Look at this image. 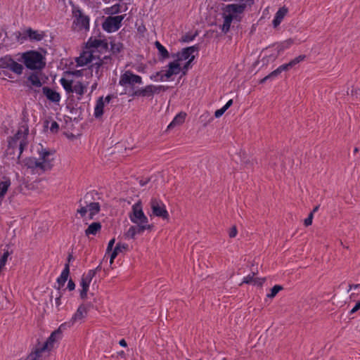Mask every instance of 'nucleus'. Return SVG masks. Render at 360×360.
I'll use <instances>...</instances> for the list:
<instances>
[{"label":"nucleus","mask_w":360,"mask_h":360,"mask_svg":"<svg viewBox=\"0 0 360 360\" xmlns=\"http://www.w3.org/2000/svg\"><path fill=\"white\" fill-rule=\"evenodd\" d=\"M25 67L31 70H41L46 66L44 56L37 51H28L21 56Z\"/></svg>","instance_id":"obj_1"},{"label":"nucleus","mask_w":360,"mask_h":360,"mask_svg":"<svg viewBox=\"0 0 360 360\" xmlns=\"http://www.w3.org/2000/svg\"><path fill=\"white\" fill-rule=\"evenodd\" d=\"M95 195H98V193L94 191H90L86 193L84 196V198L79 200L80 203L84 201V203L86 205L87 210L89 212V218L90 219H94V217L98 214L101 210V205L99 202H92V200H95Z\"/></svg>","instance_id":"obj_2"},{"label":"nucleus","mask_w":360,"mask_h":360,"mask_svg":"<svg viewBox=\"0 0 360 360\" xmlns=\"http://www.w3.org/2000/svg\"><path fill=\"white\" fill-rule=\"evenodd\" d=\"M131 221L134 224H148V219L144 214L141 200L132 205L131 212L129 214Z\"/></svg>","instance_id":"obj_3"},{"label":"nucleus","mask_w":360,"mask_h":360,"mask_svg":"<svg viewBox=\"0 0 360 360\" xmlns=\"http://www.w3.org/2000/svg\"><path fill=\"white\" fill-rule=\"evenodd\" d=\"M125 15L108 16L102 24L103 29L108 32L117 31L122 26Z\"/></svg>","instance_id":"obj_4"},{"label":"nucleus","mask_w":360,"mask_h":360,"mask_svg":"<svg viewBox=\"0 0 360 360\" xmlns=\"http://www.w3.org/2000/svg\"><path fill=\"white\" fill-rule=\"evenodd\" d=\"M0 68L8 69L14 73L20 75L22 73V65L15 61L11 56H6L0 59Z\"/></svg>","instance_id":"obj_5"},{"label":"nucleus","mask_w":360,"mask_h":360,"mask_svg":"<svg viewBox=\"0 0 360 360\" xmlns=\"http://www.w3.org/2000/svg\"><path fill=\"white\" fill-rule=\"evenodd\" d=\"M15 36L18 41H25L29 39L30 41H41L45 37L44 32H38L37 30H34L31 27H28L25 30V33L22 35L20 32H15Z\"/></svg>","instance_id":"obj_6"},{"label":"nucleus","mask_w":360,"mask_h":360,"mask_svg":"<svg viewBox=\"0 0 360 360\" xmlns=\"http://www.w3.org/2000/svg\"><path fill=\"white\" fill-rule=\"evenodd\" d=\"M150 205L154 216L161 217L163 219H169V213L166 210L165 204L160 200L152 198Z\"/></svg>","instance_id":"obj_7"},{"label":"nucleus","mask_w":360,"mask_h":360,"mask_svg":"<svg viewBox=\"0 0 360 360\" xmlns=\"http://www.w3.org/2000/svg\"><path fill=\"white\" fill-rule=\"evenodd\" d=\"M39 161H40L41 164V170L46 171L51 169L53 166V158H51V156L53 153L50 150L41 148V150L39 151Z\"/></svg>","instance_id":"obj_8"},{"label":"nucleus","mask_w":360,"mask_h":360,"mask_svg":"<svg viewBox=\"0 0 360 360\" xmlns=\"http://www.w3.org/2000/svg\"><path fill=\"white\" fill-rule=\"evenodd\" d=\"M8 149H7V153L8 154H14V150L18 148V155L17 157L18 163H20V156L25 149V148L27 146V141H25V139L21 140L20 143H18V141H15V140L9 139L8 141Z\"/></svg>","instance_id":"obj_9"},{"label":"nucleus","mask_w":360,"mask_h":360,"mask_svg":"<svg viewBox=\"0 0 360 360\" xmlns=\"http://www.w3.org/2000/svg\"><path fill=\"white\" fill-rule=\"evenodd\" d=\"M142 78L141 76L133 74L131 71L127 70L120 77L119 84L121 86L127 84L134 85V84H141Z\"/></svg>","instance_id":"obj_10"},{"label":"nucleus","mask_w":360,"mask_h":360,"mask_svg":"<svg viewBox=\"0 0 360 360\" xmlns=\"http://www.w3.org/2000/svg\"><path fill=\"white\" fill-rule=\"evenodd\" d=\"M86 48L99 49L100 51H107L108 49V44L106 39H98L96 38L90 37L86 44Z\"/></svg>","instance_id":"obj_11"},{"label":"nucleus","mask_w":360,"mask_h":360,"mask_svg":"<svg viewBox=\"0 0 360 360\" xmlns=\"http://www.w3.org/2000/svg\"><path fill=\"white\" fill-rule=\"evenodd\" d=\"M61 338L62 335L59 333V331L54 330L46 341L41 347H39V351H51L53 348L54 343Z\"/></svg>","instance_id":"obj_12"},{"label":"nucleus","mask_w":360,"mask_h":360,"mask_svg":"<svg viewBox=\"0 0 360 360\" xmlns=\"http://www.w3.org/2000/svg\"><path fill=\"white\" fill-rule=\"evenodd\" d=\"M306 58L305 55H300L297 57L295 58L292 60H290L288 63H285L280 65L276 70L278 75H280L283 71H288L295 65L298 64L301 61H303Z\"/></svg>","instance_id":"obj_13"},{"label":"nucleus","mask_w":360,"mask_h":360,"mask_svg":"<svg viewBox=\"0 0 360 360\" xmlns=\"http://www.w3.org/2000/svg\"><path fill=\"white\" fill-rule=\"evenodd\" d=\"M42 92L46 98L51 102L58 103L60 100V94L49 86H44Z\"/></svg>","instance_id":"obj_14"},{"label":"nucleus","mask_w":360,"mask_h":360,"mask_svg":"<svg viewBox=\"0 0 360 360\" xmlns=\"http://www.w3.org/2000/svg\"><path fill=\"white\" fill-rule=\"evenodd\" d=\"M78 15L75 14L76 20L75 22L79 25L81 28L89 30V18L82 13L80 10L77 11Z\"/></svg>","instance_id":"obj_15"},{"label":"nucleus","mask_w":360,"mask_h":360,"mask_svg":"<svg viewBox=\"0 0 360 360\" xmlns=\"http://www.w3.org/2000/svg\"><path fill=\"white\" fill-rule=\"evenodd\" d=\"M70 274V264H65L64 269L63 270L60 277L57 279L58 286L57 287V291H60V288L64 286L65 282L68 281Z\"/></svg>","instance_id":"obj_16"},{"label":"nucleus","mask_w":360,"mask_h":360,"mask_svg":"<svg viewBox=\"0 0 360 360\" xmlns=\"http://www.w3.org/2000/svg\"><path fill=\"white\" fill-rule=\"evenodd\" d=\"M93 51H84L79 57L77 58L76 62L77 66H84L87 63H90L93 58Z\"/></svg>","instance_id":"obj_17"},{"label":"nucleus","mask_w":360,"mask_h":360,"mask_svg":"<svg viewBox=\"0 0 360 360\" xmlns=\"http://www.w3.org/2000/svg\"><path fill=\"white\" fill-rule=\"evenodd\" d=\"M247 7V4L245 3H241L239 4H229L226 6V12L229 13V14H233V13H242L245 11V8Z\"/></svg>","instance_id":"obj_18"},{"label":"nucleus","mask_w":360,"mask_h":360,"mask_svg":"<svg viewBox=\"0 0 360 360\" xmlns=\"http://www.w3.org/2000/svg\"><path fill=\"white\" fill-rule=\"evenodd\" d=\"M153 88L152 84L148 85L146 87L143 89H139L136 91H134L131 96H143V97H150L153 96Z\"/></svg>","instance_id":"obj_19"},{"label":"nucleus","mask_w":360,"mask_h":360,"mask_svg":"<svg viewBox=\"0 0 360 360\" xmlns=\"http://www.w3.org/2000/svg\"><path fill=\"white\" fill-rule=\"evenodd\" d=\"M87 315V309L84 304H81L75 314L72 316L71 320L73 322V323L81 321Z\"/></svg>","instance_id":"obj_20"},{"label":"nucleus","mask_w":360,"mask_h":360,"mask_svg":"<svg viewBox=\"0 0 360 360\" xmlns=\"http://www.w3.org/2000/svg\"><path fill=\"white\" fill-rule=\"evenodd\" d=\"M288 11V8L285 6H283L278 9V11L276 12V15L274 17V19L273 20V25L274 27H277L280 25L285 15L287 14Z\"/></svg>","instance_id":"obj_21"},{"label":"nucleus","mask_w":360,"mask_h":360,"mask_svg":"<svg viewBox=\"0 0 360 360\" xmlns=\"http://www.w3.org/2000/svg\"><path fill=\"white\" fill-rule=\"evenodd\" d=\"M128 250V245L125 243H118L116 246L112 251L110 257V264H112L114 262V259L118 255L119 252H122L123 250Z\"/></svg>","instance_id":"obj_22"},{"label":"nucleus","mask_w":360,"mask_h":360,"mask_svg":"<svg viewBox=\"0 0 360 360\" xmlns=\"http://www.w3.org/2000/svg\"><path fill=\"white\" fill-rule=\"evenodd\" d=\"M101 224L100 222H93L85 230L86 236L90 235L96 236L101 230Z\"/></svg>","instance_id":"obj_23"},{"label":"nucleus","mask_w":360,"mask_h":360,"mask_svg":"<svg viewBox=\"0 0 360 360\" xmlns=\"http://www.w3.org/2000/svg\"><path fill=\"white\" fill-rule=\"evenodd\" d=\"M155 47L157 48L158 51V54H159V60H163L165 59H167L169 57V53L168 52V51L166 49V48L162 46L160 41H156L155 42Z\"/></svg>","instance_id":"obj_24"},{"label":"nucleus","mask_w":360,"mask_h":360,"mask_svg":"<svg viewBox=\"0 0 360 360\" xmlns=\"http://www.w3.org/2000/svg\"><path fill=\"white\" fill-rule=\"evenodd\" d=\"M104 101L103 97H100L96 104L94 109V116L96 118L101 117L103 115Z\"/></svg>","instance_id":"obj_25"},{"label":"nucleus","mask_w":360,"mask_h":360,"mask_svg":"<svg viewBox=\"0 0 360 360\" xmlns=\"http://www.w3.org/2000/svg\"><path fill=\"white\" fill-rule=\"evenodd\" d=\"M136 224V226H134V227H135L136 235L142 234L146 230H147L148 231H151L154 228V225L150 224Z\"/></svg>","instance_id":"obj_26"},{"label":"nucleus","mask_w":360,"mask_h":360,"mask_svg":"<svg viewBox=\"0 0 360 360\" xmlns=\"http://www.w3.org/2000/svg\"><path fill=\"white\" fill-rule=\"evenodd\" d=\"M25 165L30 169L40 168L41 169L40 161L34 158H26L25 160Z\"/></svg>","instance_id":"obj_27"},{"label":"nucleus","mask_w":360,"mask_h":360,"mask_svg":"<svg viewBox=\"0 0 360 360\" xmlns=\"http://www.w3.org/2000/svg\"><path fill=\"white\" fill-rule=\"evenodd\" d=\"M186 115V113H183V112H180L179 114H178L174 117L173 121L169 124L167 128L168 129H171V128H173L174 127H175L177 124H181L184 122V120H185Z\"/></svg>","instance_id":"obj_28"},{"label":"nucleus","mask_w":360,"mask_h":360,"mask_svg":"<svg viewBox=\"0 0 360 360\" xmlns=\"http://www.w3.org/2000/svg\"><path fill=\"white\" fill-rule=\"evenodd\" d=\"M233 16L231 14H228V15H225L224 24L221 27V30L223 32L227 33L229 31L230 26H231V22L233 20Z\"/></svg>","instance_id":"obj_29"},{"label":"nucleus","mask_w":360,"mask_h":360,"mask_svg":"<svg viewBox=\"0 0 360 360\" xmlns=\"http://www.w3.org/2000/svg\"><path fill=\"white\" fill-rule=\"evenodd\" d=\"M90 282L84 280L82 278L81 280V285L82 289L80 290V297L82 299L84 300L87 297V292L89 290Z\"/></svg>","instance_id":"obj_30"},{"label":"nucleus","mask_w":360,"mask_h":360,"mask_svg":"<svg viewBox=\"0 0 360 360\" xmlns=\"http://www.w3.org/2000/svg\"><path fill=\"white\" fill-rule=\"evenodd\" d=\"M72 82V80H69L65 78H61L60 79V84L68 94L73 93Z\"/></svg>","instance_id":"obj_31"},{"label":"nucleus","mask_w":360,"mask_h":360,"mask_svg":"<svg viewBox=\"0 0 360 360\" xmlns=\"http://www.w3.org/2000/svg\"><path fill=\"white\" fill-rule=\"evenodd\" d=\"M27 79L34 86L40 87L42 86V83L38 75L35 72L31 73V75L28 77Z\"/></svg>","instance_id":"obj_32"},{"label":"nucleus","mask_w":360,"mask_h":360,"mask_svg":"<svg viewBox=\"0 0 360 360\" xmlns=\"http://www.w3.org/2000/svg\"><path fill=\"white\" fill-rule=\"evenodd\" d=\"M86 86H84L81 82H77L73 86V92H75L79 96H82L84 94Z\"/></svg>","instance_id":"obj_33"},{"label":"nucleus","mask_w":360,"mask_h":360,"mask_svg":"<svg viewBox=\"0 0 360 360\" xmlns=\"http://www.w3.org/2000/svg\"><path fill=\"white\" fill-rule=\"evenodd\" d=\"M104 11L105 13L107 15L117 14L121 12V5L120 4H116L111 7L106 8Z\"/></svg>","instance_id":"obj_34"},{"label":"nucleus","mask_w":360,"mask_h":360,"mask_svg":"<svg viewBox=\"0 0 360 360\" xmlns=\"http://www.w3.org/2000/svg\"><path fill=\"white\" fill-rule=\"evenodd\" d=\"M27 133L28 129H26L25 132H22L20 130H18L13 136L10 137L9 139L15 140V141H18L20 143V141L24 139L25 141H26Z\"/></svg>","instance_id":"obj_35"},{"label":"nucleus","mask_w":360,"mask_h":360,"mask_svg":"<svg viewBox=\"0 0 360 360\" xmlns=\"http://www.w3.org/2000/svg\"><path fill=\"white\" fill-rule=\"evenodd\" d=\"M191 56V53L188 50H184V49H183L181 52L177 53V59L176 60L179 63V61L185 60L190 58Z\"/></svg>","instance_id":"obj_36"},{"label":"nucleus","mask_w":360,"mask_h":360,"mask_svg":"<svg viewBox=\"0 0 360 360\" xmlns=\"http://www.w3.org/2000/svg\"><path fill=\"white\" fill-rule=\"evenodd\" d=\"M167 66L168 70L172 71L174 75L179 74L181 70L179 63L176 60L169 63Z\"/></svg>","instance_id":"obj_37"},{"label":"nucleus","mask_w":360,"mask_h":360,"mask_svg":"<svg viewBox=\"0 0 360 360\" xmlns=\"http://www.w3.org/2000/svg\"><path fill=\"white\" fill-rule=\"evenodd\" d=\"M110 51L113 54L119 53L123 49V44L122 43H110Z\"/></svg>","instance_id":"obj_38"},{"label":"nucleus","mask_w":360,"mask_h":360,"mask_svg":"<svg viewBox=\"0 0 360 360\" xmlns=\"http://www.w3.org/2000/svg\"><path fill=\"white\" fill-rule=\"evenodd\" d=\"M293 43L292 39L286 40L278 45V53L283 51L284 49L289 48Z\"/></svg>","instance_id":"obj_39"},{"label":"nucleus","mask_w":360,"mask_h":360,"mask_svg":"<svg viewBox=\"0 0 360 360\" xmlns=\"http://www.w3.org/2000/svg\"><path fill=\"white\" fill-rule=\"evenodd\" d=\"M283 289V287L280 285H276L271 289V292L267 294V297L269 298H274L278 292L282 290Z\"/></svg>","instance_id":"obj_40"},{"label":"nucleus","mask_w":360,"mask_h":360,"mask_svg":"<svg viewBox=\"0 0 360 360\" xmlns=\"http://www.w3.org/2000/svg\"><path fill=\"white\" fill-rule=\"evenodd\" d=\"M41 352H43V351H39V348L37 347L35 351L32 352L25 360H37L41 356Z\"/></svg>","instance_id":"obj_41"},{"label":"nucleus","mask_w":360,"mask_h":360,"mask_svg":"<svg viewBox=\"0 0 360 360\" xmlns=\"http://www.w3.org/2000/svg\"><path fill=\"white\" fill-rule=\"evenodd\" d=\"M55 297V303H56V305L57 307H58L60 304H61V302H60V298L62 297V293L60 291H57L56 292L53 293V292H51V300H52V298Z\"/></svg>","instance_id":"obj_42"},{"label":"nucleus","mask_w":360,"mask_h":360,"mask_svg":"<svg viewBox=\"0 0 360 360\" xmlns=\"http://www.w3.org/2000/svg\"><path fill=\"white\" fill-rule=\"evenodd\" d=\"M136 230L134 226H130L128 231L124 233V236L127 238L134 239L136 236Z\"/></svg>","instance_id":"obj_43"},{"label":"nucleus","mask_w":360,"mask_h":360,"mask_svg":"<svg viewBox=\"0 0 360 360\" xmlns=\"http://www.w3.org/2000/svg\"><path fill=\"white\" fill-rule=\"evenodd\" d=\"M73 324H74L73 322L70 319L68 322H65V323H62L56 330L59 331V333L60 335H62L63 331L64 330L67 329V328L71 327L72 326H73Z\"/></svg>","instance_id":"obj_44"},{"label":"nucleus","mask_w":360,"mask_h":360,"mask_svg":"<svg viewBox=\"0 0 360 360\" xmlns=\"http://www.w3.org/2000/svg\"><path fill=\"white\" fill-rule=\"evenodd\" d=\"M197 35H198L197 32L193 34H190V33H186L185 35H184L182 37L181 41L184 42H189L191 41H193Z\"/></svg>","instance_id":"obj_45"},{"label":"nucleus","mask_w":360,"mask_h":360,"mask_svg":"<svg viewBox=\"0 0 360 360\" xmlns=\"http://www.w3.org/2000/svg\"><path fill=\"white\" fill-rule=\"evenodd\" d=\"M152 88H153V94H159L160 91H165L168 89V86H162V85H160V86L152 85Z\"/></svg>","instance_id":"obj_46"},{"label":"nucleus","mask_w":360,"mask_h":360,"mask_svg":"<svg viewBox=\"0 0 360 360\" xmlns=\"http://www.w3.org/2000/svg\"><path fill=\"white\" fill-rule=\"evenodd\" d=\"M95 275V271L89 270L86 276L83 275L82 278L91 283Z\"/></svg>","instance_id":"obj_47"},{"label":"nucleus","mask_w":360,"mask_h":360,"mask_svg":"<svg viewBox=\"0 0 360 360\" xmlns=\"http://www.w3.org/2000/svg\"><path fill=\"white\" fill-rule=\"evenodd\" d=\"M255 275V273L253 272L252 275H248V276L245 277L243 282L240 284V285H241L243 283L250 284L252 282H254Z\"/></svg>","instance_id":"obj_48"},{"label":"nucleus","mask_w":360,"mask_h":360,"mask_svg":"<svg viewBox=\"0 0 360 360\" xmlns=\"http://www.w3.org/2000/svg\"><path fill=\"white\" fill-rule=\"evenodd\" d=\"M77 212L80 214L81 217H84L88 212L86 205L84 206H81V207L78 209Z\"/></svg>","instance_id":"obj_49"},{"label":"nucleus","mask_w":360,"mask_h":360,"mask_svg":"<svg viewBox=\"0 0 360 360\" xmlns=\"http://www.w3.org/2000/svg\"><path fill=\"white\" fill-rule=\"evenodd\" d=\"M265 281L266 278H256L254 279V284L262 287Z\"/></svg>","instance_id":"obj_50"},{"label":"nucleus","mask_w":360,"mask_h":360,"mask_svg":"<svg viewBox=\"0 0 360 360\" xmlns=\"http://www.w3.org/2000/svg\"><path fill=\"white\" fill-rule=\"evenodd\" d=\"M312 219H313V212H311L309 213V216L307 217V218H306L304 219V225L306 226L311 225L312 224Z\"/></svg>","instance_id":"obj_51"},{"label":"nucleus","mask_w":360,"mask_h":360,"mask_svg":"<svg viewBox=\"0 0 360 360\" xmlns=\"http://www.w3.org/2000/svg\"><path fill=\"white\" fill-rule=\"evenodd\" d=\"M195 58V56H191V58H189V60L185 63V65H184L182 70H184V74L186 73V71L188 69L191 62L194 60Z\"/></svg>","instance_id":"obj_52"},{"label":"nucleus","mask_w":360,"mask_h":360,"mask_svg":"<svg viewBox=\"0 0 360 360\" xmlns=\"http://www.w3.org/2000/svg\"><path fill=\"white\" fill-rule=\"evenodd\" d=\"M115 238H112L109 241L107 249H106V254L112 252V251L113 250L112 248L115 244Z\"/></svg>","instance_id":"obj_53"},{"label":"nucleus","mask_w":360,"mask_h":360,"mask_svg":"<svg viewBox=\"0 0 360 360\" xmlns=\"http://www.w3.org/2000/svg\"><path fill=\"white\" fill-rule=\"evenodd\" d=\"M58 129H59L58 124L56 121H53L51 123V127H50V130L52 132L56 133V132H58Z\"/></svg>","instance_id":"obj_54"},{"label":"nucleus","mask_w":360,"mask_h":360,"mask_svg":"<svg viewBox=\"0 0 360 360\" xmlns=\"http://www.w3.org/2000/svg\"><path fill=\"white\" fill-rule=\"evenodd\" d=\"M174 75V74L172 71H170L169 70H167L163 75H161L160 80L163 81L165 77L166 79H169Z\"/></svg>","instance_id":"obj_55"},{"label":"nucleus","mask_w":360,"mask_h":360,"mask_svg":"<svg viewBox=\"0 0 360 360\" xmlns=\"http://www.w3.org/2000/svg\"><path fill=\"white\" fill-rule=\"evenodd\" d=\"M238 233L237 228L236 226H232V228L230 229L229 236L230 238H234L236 236Z\"/></svg>","instance_id":"obj_56"},{"label":"nucleus","mask_w":360,"mask_h":360,"mask_svg":"<svg viewBox=\"0 0 360 360\" xmlns=\"http://www.w3.org/2000/svg\"><path fill=\"white\" fill-rule=\"evenodd\" d=\"M198 45H194L192 46L184 48V50H188L191 53V54H192L195 51H198Z\"/></svg>","instance_id":"obj_57"},{"label":"nucleus","mask_w":360,"mask_h":360,"mask_svg":"<svg viewBox=\"0 0 360 360\" xmlns=\"http://www.w3.org/2000/svg\"><path fill=\"white\" fill-rule=\"evenodd\" d=\"M226 108L222 107L221 108L217 110L214 112V116L216 117H220L226 111Z\"/></svg>","instance_id":"obj_58"},{"label":"nucleus","mask_w":360,"mask_h":360,"mask_svg":"<svg viewBox=\"0 0 360 360\" xmlns=\"http://www.w3.org/2000/svg\"><path fill=\"white\" fill-rule=\"evenodd\" d=\"M103 60H101L99 59V60L98 62H96L94 63L91 67H95L96 70V72L97 73L98 69L100 68V67L103 64Z\"/></svg>","instance_id":"obj_59"},{"label":"nucleus","mask_w":360,"mask_h":360,"mask_svg":"<svg viewBox=\"0 0 360 360\" xmlns=\"http://www.w3.org/2000/svg\"><path fill=\"white\" fill-rule=\"evenodd\" d=\"M67 288H68L70 291H72V290H75V282H74L72 279H70V280L68 281V283Z\"/></svg>","instance_id":"obj_60"},{"label":"nucleus","mask_w":360,"mask_h":360,"mask_svg":"<svg viewBox=\"0 0 360 360\" xmlns=\"http://www.w3.org/2000/svg\"><path fill=\"white\" fill-rule=\"evenodd\" d=\"M278 72L276 71V70L272 71L271 73H269L268 75H266V77L268 78V79H272L275 77H276L277 76H278Z\"/></svg>","instance_id":"obj_61"},{"label":"nucleus","mask_w":360,"mask_h":360,"mask_svg":"<svg viewBox=\"0 0 360 360\" xmlns=\"http://www.w3.org/2000/svg\"><path fill=\"white\" fill-rule=\"evenodd\" d=\"M359 309H360V301H358L355 306L351 309L350 314H354Z\"/></svg>","instance_id":"obj_62"},{"label":"nucleus","mask_w":360,"mask_h":360,"mask_svg":"<svg viewBox=\"0 0 360 360\" xmlns=\"http://www.w3.org/2000/svg\"><path fill=\"white\" fill-rule=\"evenodd\" d=\"M72 74L77 77H81L82 75V70H75L72 72Z\"/></svg>","instance_id":"obj_63"},{"label":"nucleus","mask_w":360,"mask_h":360,"mask_svg":"<svg viewBox=\"0 0 360 360\" xmlns=\"http://www.w3.org/2000/svg\"><path fill=\"white\" fill-rule=\"evenodd\" d=\"M360 288V283L359 284H350L349 285V289H348V292L352 289V288Z\"/></svg>","instance_id":"obj_64"}]
</instances>
